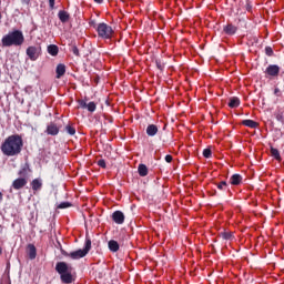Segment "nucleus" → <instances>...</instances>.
Here are the masks:
<instances>
[{"label": "nucleus", "instance_id": "obj_38", "mask_svg": "<svg viewBox=\"0 0 284 284\" xmlns=\"http://www.w3.org/2000/svg\"><path fill=\"white\" fill-rule=\"evenodd\" d=\"M166 163H172V155H165Z\"/></svg>", "mask_w": 284, "mask_h": 284}, {"label": "nucleus", "instance_id": "obj_40", "mask_svg": "<svg viewBox=\"0 0 284 284\" xmlns=\"http://www.w3.org/2000/svg\"><path fill=\"white\" fill-rule=\"evenodd\" d=\"M93 1H94V3H98V4L103 3V0H93Z\"/></svg>", "mask_w": 284, "mask_h": 284}, {"label": "nucleus", "instance_id": "obj_20", "mask_svg": "<svg viewBox=\"0 0 284 284\" xmlns=\"http://www.w3.org/2000/svg\"><path fill=\"white\" fill-rule=\"evenodd\" d=\"M271 156H273V159H275V161L281 162L282 158H281V152L278 151V149L271 146Z\"/></svg>", "mask_w": 284, "mask_h": 284}, {"label": "nucleus", "instance_id": "obj_4", "mask_svg": "<svg viewBox=\"0 0 284 284\" xmlns=\"http://www.w3.org/2000/svg\"><path fill=\"white\" fill-rule=\"evenodd\" d=\"M55 271L60 274V278L62 283L70 284L72 283V273L70 271V266L65 262H58L55 264Z\"/></svg>", "mask_w": 284, "mask_h": 284}, {"label": "nucleus", "instance_id": "obj_34", "mask_svg": "<svg viewBox=\"0 0 284 284\" xmlns=\"http://www.w3.org/2000/svg\"><path fill=\"white\" fill-rule=\"evenodd\" d=\"M98 165H99V168H102L103 170H105V168H108L105 160H103V159L98 161Z\"/></svg>", "mask_w": 284, "mask_h": 284}, {"label": "nucleus", "instance_id": "obj_23", "mask_svg": "<svg viewBox=\"0 0 284 284\" xmlns=\"http://www.w3.org/2000/svg\"><path fill=\"white\" fill-rule=\"evenodd\" d=\"M108 245H109L110 252H116L119 250V242L114 240H110Z\"/></svg>", "mask_w": 284, "mask_h": 284}, {"label": "nucleus", "instance_id": "obj_44", "mask_svg": "<svg viewBox=\"0 0 284 284\" xmlns=\"http://www.w3.org/2000/svg\"><path fill=\"white\" fill-rule=\"evenodd\" d=\"M0 21H1V13H0Z\"/></svg>", "mask_w": 284, "mask_h": 284}, {"label": "nucleus", "instance_id": "obj_10", "mask_svg": "<svg viewBox=\"0 0 284 284\" xmlns=\"http://www.w3.org/2000/svg\"><path fill=\"white\" fill-rule=\"evenodd\" d=\"M112 221H114L116 225H123V223H125V215L121 211H115L112 214Z\"/></svg>", "mask_w": 284, "mask_h": 284}, {"label": "nucleus", "instance_id": "obj_43", "mask_svg": "<svg viewBox=\"0 0 284 284\" xmlns=\"http://www.w3.org/2000/svg\"><path fill=\"white\" fill-rule=\"evenodd\" d=\"M2 252H3V251H2L1 247H0V255L2 254Z\"/></svg>", "mask_w": 284, "mask_h": 284}, {"label": "nucleus", "instance_id": "obj_21", "mask_svg": "<svg viewBox=\"0 0 284 284\" xmlns=\"http://www.w3.org/2000/svg\"><path fill=\"white\" fill-rule=\"evenodd\" d=\"M239 105H241V99H239L237 97H233L230 99L229 108H239Z\"/></svg>", "mask_w": 284, "mask_h": 284}, {"label": "nucleus", "instance_id": "obj_6", "mask_svg": "<svg viewBox=\"0 0 284 284\" xmlns=\"http://www.w3.org/2000/svg\"><path fill=\"white\" fill-rule=\"evenodd\" d=\"M39 54H41V48L34 45L28 47L27 55L30 61H37V59H39Z\"/></svg>", "mask_w": 284, "mask_h": 284}, {"label": "nucleus", "instance_id": "obj_19", "mask_svg": "<svg viewBox=\"0 0 284 284\" xmlns=\"http://www.w3.org/2000/svg\"><path fill=\"white\" fill-rule=\"evenodd\" d=\"M242 125H245L246 128H252L254 130L258 128V122L254 120H243Z\"/></svg>", "mask_w": 284, "mask_h": 284}, {"label": "nucleus", "instance_id": "obj_32", "mask_svg": "<svg viewBox=\"0 0 284 284\" xmlns=\"http://www.w3.org/2000/svg\"><path fill=\"white\" fill-rule=\"evenodd\" d=\"M266 57H274V49L272 47H265Z\"/></svg>", "mask_w": 284, "mask_h": 284}, {"label": "nucleus", "instance_id": "obj_28", "mask_svg": "<svg viewBox=\"0 0 284 284\" xmlns=\"http://www.w3.org/2000/svg\"><path fill=\"white\" fill-rule=\"evenodd\" d=\"M217 190H222L225 192V190H230V185L226 181H222L216 185Z\"/></svg>", "mask_w": 284, "mask_h": 284}, {"label": "nucleus", "instance_id": "obj_18", "mask_svg": "<svg viewBox=\"0 0 284 284\" xmlns=\"http://www.w3.org/2000/svg\"><path fill=\"white\" fill-rule=\"evenodd\" d=\"M47 51L51 57H57V54H59V47L57 44H50Z\"/></svg>", "mask_w": 284, "mask_h": 284}, {"label": "nucleus", "instance_id": "obj_30", "mask_svg": "<svg viewBox=\"0 0 284 284\" xmlns=\"http://www.w3.org/2000/svg\"><path fill=\"white\" fill-rule=\"evenodd\" d=\"M203 156H204V159H212V149H210V148L204 149Z\"/></svg>", "mask_w": 284, "mask_h": 284}, {"label": "nucleus", "instance_id": "obj_2", "mask_svg": "<svg viewBox=\"0 0 284 284\" xmlns=\"http://www.w3.org/2000/svg\"><path fill=\"white\" fill-rule=\"evenodd\" d=\"M24 41L26 37H23V31L18 29H14L13 31L3 36L1 39L2 48H12V45H23Z\"/></svg>", "mask_w": 284, "mask_h": 284}, {"label": "nucleus", "instance_id": "obj_24", "mask_svg": "<svg viewBox=\"0 0 284 284\" xmlns=\"http://www.w3.org/2000/svg\"><path fill=\"white\" fill-rule=\"evenodd\" d=\"M138 172L141 176H148V166L145 164H140L138 166Z\"/></svg>", "mask_w": 284, "mask_h": 284}, {"label": "nucleus", "instance_id": "obj_42", "mask_svg": "<svg viewBox=\"0 0 284 284\" xmlns=\"http://www.w3.org/2000/svg\"><path fill=\"white\" fill-rule=\"evenodd\" d=\"M246 10H252V6L247 4Z\"/></svg>", "mask_w": 284, "mask_h": 284}, {"label": "nucleus", "instance_id": "obj_11", "mask_svg": "<svg viewBox=\"0 0 284 284\" xmlns=\"http://www.w3.org/2000/svg\"><path fill=\"white\" fill-rule=\"evenodd\" d=\"M45 133L49 134V136H57V134H59V126H57L55 123L51 122L47 125Z\"/></svg>", "mask_w": 284, "mask_h": 284}, {"label": "nucleus", "instance_id": "obj_1", "mask_svg": "<svg viewBox=\"0 0 284 284\" xmlns=\"http://www.w3.org/2000/svg\"><path fill=\"white\" fill-rule=\"evenodd\" d=\"M0 150L4 156H19L23 150V138L19 134L9 135L1 144Z\"/></svg>", "mask_w": 284, "mask_h": 284}, {"label": "nucleus", "instance_id": "obj_36", "mask_svg": "<svg viewBox=\"0 0 284 284\" xmlns=\"http://www.w3.org/2000/svg\"><path fill=\"white\" fill-rule=\"evenodd\" d=\"M54 1L55 0H49V8H50V10H54Z\"/></svg>", "mask_w": 284, "mask_h": 284}, {"label": "nucleus", "instance_id": "obj_17", "mask_svg": "<svg viewBox=\"0 0 284 284\" xmlns=\"http://www.w3.org/2000/svg\"><path fill=\"white\" fill-rule=\"evenodd\" d=\"M28 250L30 261H34V258H37V246H34V244H29Z\"/></svg>", "mask_w": 284, "mask_h": 284}, {"label": "nucleus", "instance_id": "obj_5", "mask_svg": "<svg viewBox=\"0 0 284 284\" xmlns=\"http://www.w3.org/2000/svg\"><path fill=\"white\" fill-rule=\"evenodd\" d=\"M97 32L100 39H112L114 30H112V27L108 26V23L101 22L97 27Z\"/></svg>", "mask_w": 284, "mask_h": 284}, {"label": "nucleus", "instance_id": "obj_35", "mask_svg": "<svg viewBox=\"0 0 284 284\" xmlns=\"http://www.w3.org/2000/svg\"><path fill=\"white\" fill-rule=\"evenodd\" d=\"M71 52H73V54H74L75 57H80L79 48H78L77 45L72 47Z\"/></svg>", "mask_w": 284, "mask_h": 284}, {"label": "nucleus", "instance_id": "obj_16", "mask_svg": "<svg viewBox=\"0 0 284 284\" xmlns=\"http://www.w3.org/2000/svg\"><path fill=\"white\" fill-rule=\"evenodd\" d=\"M55 77L57 79H61V77H63V74H65V64L60 63L57 65L55 68Z\"/></svg>", "mask_w": 284, "mask_h": 284}, {"label": "nucleus", "instance_id": "obj_31", "mask_svg": "<svg viewBox=\"0 0 284 284\" xmlns=\"http://www.w3.org/2000/svg\"><path fill=\"white\" fill-rule=\"evenodd\" d=\"M67 207H72V203H70V202H61V203L58 205V209H59V210H67Z\"/></svg>", "mask_w": 284, "mask_h": 284}, {"label": "nucleus", "instance_id": "obj_7", "mask_svg": "<svg viewBox=\"0 0 284 284\" xmlns=\"http://www.w3.org/2000/svg\"><path fill=\"white\" fill-rule=\"evenodd\" d=\"M78 103L82 110H88V112H97V103L87 102L85 100H78Z\"/></svg>", "mask_w": 284, "mask_h": 284}, {"label": "nucleus", "instance_id": "obj_39", "mask_svg": "<svg viewBox=\"0 0 284 284\" xmlns=\"http://www.w3.org/2000/svg\"><path fill=\"white\" fill-rule=\"evenodd\" d=\"M31 0H21L22 6H30Z\"/></svg>", "mask_w": 284, "mask_h": 284}, {"label": "nucleus", "instance_id": "obj_25", "mask_svg": "<svg viewBox=\"0 0 284 284\" xmlns=\"http://www.w3.org/2000/svg\"><path fill=\"white\" fill-rule=\"evenodd\" d=\"M64 132H67V134H69L70 136H74V134H77V129H74V126L68 124L64 128Z\"/></svg>", "mask_w": 284, "mask_h": 284}, {"label": "nucleus", "instance_id": "obj_22", "mask_svg": "<svg viewBox=\"0 0 284 284\" xmlns=\"http://www.w3.org/2000/svg\"><path fill=\"white\" fill-rule=\"evenodd\" d=\"M43 186V183L41 182V180L39 179H34L32 182H31V187L33 190V192H37L40 187Z\"/></svg>", "mask_w": 284, "mask_h": 284}, {"label": "nucleus", "instance_id": "obj_8", "mask_svg": "<svg viewBox=\"0 0 284 284\" xmlns=\"http://www.w3.org/2000/svg\"><path fill=\"white\" fill-rule=\"evenodd\" d=\"M280 72H281V67H278V64H270L265 69V74H267V77H278Z\"/></svg>", "mask_w": 284, "mask_h": 284}, {"label": "nucleus", "instance_id": "obj_3", "mask_svg": "<svg viewBox=\"0 0 284 284\" xmlns=\"http://www.w3.org/2000/svg\"><path fill=\"white\" fill-rule=\"evenodd\" d=\"M92 250V240L89 236L85 237L84 247L73 251L71 253H67L65 256H70L73 261H79V258H85L88 254Z\"/></svg>", "mask_w": 284, "mask_h": 284}, {"label": "nucleus", "instance_id": "obj_26", "mask_svg": "<svg viewBox=\"0 0 284 284\" xmlns=\"http://www.w3.org/2000/svg\"><path fill=\"white\" fill-rule=\"evenodd\" d=\"M221 239H223V241H232L233 235L231 232H222L220 233Z\"/></svg>", "mask_w": 284, "mask_h": 284}, {"label": "nucleus", "instance_id": "obj_41", "mask_svg": "<svg viewBox=\"0 0 284 284\" xmlns=\"http://www.w3.org/2000/svg\"><path fill=\"white\" fill-rule=\"evenodd\" d=\"M1 201H3V193H1V191H0V203H1Z\"/></svg>", "mask_w": 284, "mask_h": 284}, {"label": "nucleus", "instance_id": "obj_33", "mask_svg": "<svg viewBox=\"0 0 284 284\" xmlns=\"http://www.w3.org/2000/svg\"><path fill=\"white\" fill-rule=\"evenodd\" d=\"M155 65L158 68V70H164L165 64H163V62H161V60H155Z\"/></svg>", "mask_w": 284, "mask_h": 284}, {"label": "nucleus", "instance_id": "obj_12", "mask_svg": "<svg viewBox=\"0 0 284 284\" xmlns=\"http://www.w3.org/2000/svg\"><path fill=\"white\" fill-rule=\"evenodd\" d=\"M58 18L61 21V23H68L70 21V13L65 10H60L58 12Z\"/></svg>", "mask_w": 284, "mask_h": 284}, {"label": "nucleus", "instance_id": "obj_37", "mask_svg": "<svg viewBox=\"0 0 284 284\" xmlns=\"http://www.w3.org/2000/svg\"><path fill=\"white\" fill-rule=\"evenodd\" d=\"M274 94H275V97H281V89L275 88L274 89Z\"/></svg>", "mask_w": 284, "mask_h": 284}, {"label": "nucleus", "instance_id": "obj_9", "mask_svg": "<svg viewBox=\"0 0 284 284\" xmlns=\"http://www.w3.org/2000/svg\"><path fill=\"white\" fill-rule=\"evenodd\" d=\"M27 185H28L27 178H18L12 182L11 187H13V190H22V187H26Z\"/></svg>", "mask_w": 284, "mask_h": 284}, {"label": "nucleus", "instance_id": "obj_15", "mask_svg": "<svg viewBox=\"0 0 284 284\" xmlns=\"http://www.w3.org/2000/svg\"><path fill=\"white\" fill-rule=\"evenodd\" d=\"M158 133H159V126H156L155 124H149L146 126L148 136H156Z\"/></svg>", "mask_w": 284, "mask_h": 284}, {"label": "nucleus", "instance_id": "obj_29", "mask_svg": "<svg viewBox=\"0 0 284 284\" xmlns=\"http://www.w3.org/2000/svg\"><path fill=\"white\" fill-rule=\"evenodd\" d=\"M275 119L276 121H278L280 123H283L284 124V114H283V111H277L275 113Z\"/></svg>", "mask_w": 284, "mask_h": 284}, {"label": "nucleus", "instance_id": "obj_27", "mask_svg": "<svg viewBox=\"0 0 284 284\" xmlns=\"http://www.w3.org/2000/svg\"><path fill=\"white\" fill-rule=\"evenodd\" d=\"M19 176H21V179H26V176H28V165L22 166L19 172H18Z\"/></svg>", "mask_w": 284, "mask_h": 284}, {"label": "nucleus", "instance_id": "obj_14", "mask_svg": "<svg viewBox=\"0 0 284 284\" xmlns=\"http://www.w3.org/2000/svg\"><path fill=\"white\" fill-rule=\"evenodd\" d=\"M236 30H239L234 24H226L223 28V32H225L229 37L236 34Z\"/></svg>", "mask_w": 284, "mask_h": 284}, {"label": "nucleus", "instance_id": "obj_13", "mask_svg": "<svg viewBox=\"0 0 284 284\" xmlns=\"http://www.w3.org/2000/svg\"><path fill=\"white\" fill-rule=\"evenodd\" d=\"M231 185H241L243 183V176L239 173H235L230 179Z\"/></svg>", "mask_w": 284, "mask_h": 284}]
</instances>
